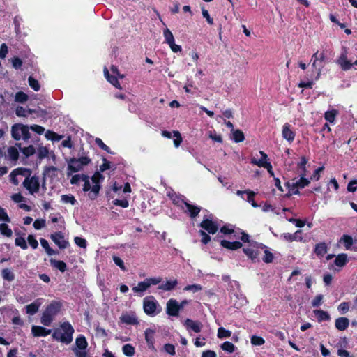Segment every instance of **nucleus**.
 Wrapping results in <instances>:
<instances>
[{"label": "nucleus", "mask_w": 357, "mask_h": 357, "mask_svg": "<svg viewBox=\"0 0 357 357\" xmlns=\"http://www.w3.org/2000/svg\"><path fill=\"white\" fill-rule=\"evenodd\" d=\"M60 327L63 333H61L59 329H56L52 335V338L66 344H70L73 340V335L75 332L73 327L68 321L63 322Z\"/></svg>", "instance_id": "f257e3e1"}, {"label": "nucleus", "mask_w": 357, "mask_h": 357, "mask_svg": "<svg viewBox=\"0 0 357 357\" xmlns=\"http://www.w3.org/2000/svg\"><path fill=\"white\" fill-rule=\"evenodd\" d=\"M266 248V245L261 243H258L257 241H252L250 243L249 247L243 248V252L244 254L250 259L252 262H259V254L260 250Z\"/></svg>", "instance_id": "f03ea898"}, {"label": "nucleus", "mask_w": 357, "mask_h": 357, "mask_svg": "<svg viewBox=\"0 0 357 357\" xmlns=\"http://www.w3.org/2000/svg\"><path fill=\"white\" fill-rule=\"evenodd\" d=\"M11 136L15 140H20L22 138L27 140L31 135L27 126L21 123H15L11 128Z\"/></svg>", "instance_id": "7ed1b4c3"}, {"label": "nucleus", "mask_w": 357, "mask_h": 357, "mask_svg": "<svg viewBox=\"0 0 357 357\" xmlns=\"http://www.w3.org/2000/svg\"><path fill=\"white\" fill-rule=\"evenodd\" d=\"M335 62L344 71L350 70L354 65L357 66V60L354 63L348 60V52L345 47H342L340 55L336 59Z\"/></svg>", "instance_id": "20e7f679"}, {"label": "nucleus", "mask_w": 357, "mask_h": 357, "mask_svg": "<svg viewBox=\"0 0 357 357\" xmlns=\"http://www.w3.org/2000/svg\"><path fill=\"white\" fill-rule=\"evenodd\" d=\"M23 186L31 195L38 192L40 190V181L38 177L34 175L30 178H25L23 181Z\"/></svg>", "instance_id": "39448f33"}, {"label": "nucleus", "mask_w": 357, "mask_h": 357, "mask_svg": "<svg viewBox=\"0 0 357 357\" xmlns=\"http://www.w3.org/2000/svg\"><path fill=\"white\" fill-rule=\"evenodd\" d=\"M158 303L152 296L145 297L143 300V308L147 315H154Z\"/></svg>", "instance_id": "423d86ee"}, {"label": "nucleus", "mask_w": 357, "mask_h": 357, "mask_svg": "<svg viewBox=\"0 0 357 357\" xmlns=\"http://www.w3.org/2000/svg\"><path fill=\"white\" fill-rule=\"evenodd\" d=\"M52 241L61 250L70 246L69 242L65 239L64 234L61 231H56L50 235Z\"/></svg>", "instance_id": "0eeeda50"}, {"label": "nucleus", "mask_w": 357, "mask_h": 357, "mask_svg": "<svg viewBox=\"0 0 357 357\" xmlns=\"http://www.w3.org/2000/svg\"><path fill=\"white\" fill-rule=\"evenodd\" d=\"M199 227L209 234H215L219 229L218 224L210 218H204L200 222Z\"/></svg>", "instance_id": "6e6552de"}, {"label": "nucleus", "mask_w": 357, "mask_h": 357, "mask_svg": "<svg viewBox=\"0 0 357 357\" xmlns=\"http://www.w3.org/2000/svg\"><path fill=\"white\" fill-rule=\"evenodd\" d=\"M259 154L261 155V158L258 160L255 157H253L250 160V163L259 167H264L266 169H268V167L270 168L271 162L268 161L267 154L263 151H260Z\"/></svg>", "instance_id": "1a4fd4ad"}, {"label": "nucleus", "mask_w": 357, "mask_h": 357, "mask_svg": "<svg viewBox=\"0 0 357 357\" xmlns=\"http://www.w3.org/2000/svg\"><path fill=\"white\" fill-rule=\"evenodd\" d=\"M179 311L178 302L173 298L169 299L167 303V314L169 316L177 317Z\"/></svg>", "instance_id": "9d476101"}, {"label": "nucleus", "mask_w": 357, "mask_h": 357, "mask_svg": "<svg viewBox=\"0 0 357 357\" xmlns=\"http://www.w3.org/2000/svg\"><path fill=\"white\" fill-rule=\"evenodd\" d=\"M184 326L188 331H193L195 333H199L201 332L203 324L202 322L199 321H194L192 319H190L189 318L186 319L184 322Z\"/></svg>", "instance_id": "9b49d317"}, {"label": "nucleus", "mask_w": 357, "mask_h": 357, "mask_svg": "<svg viewBox=\"0 0 357 357\" xmlns=\"http://www.w3.org/2000/svg\"><path fill=\"white\" fill-rule=\"evenodd\" d=\"M62 303L57 301H52L45 309V312L55 317L61 310Z\"/></svg>", "instance_id": "f8f14e48"}, {"label": "nucleus", "mask_w": 357, "mask_h": 357, "mask_svg": "<svg viewBox=\"0 0 357 357\" xmlns=\"http://www.w3.org/2000/svg\"><path fill=\"white\" fill-rule=\"evenodd\" d=\"M186 209H183L192 219H195L200 213L202 208L197 205H193L189 202H185L184 205Z\"/></svg>", "instance_id": "ddd939ff"}, {"label": "nucleus", "mask_w": 357, "mask_h": 357, "mask_svg": "<svg viewBox=\"0 0 357 357\" xmlns=\"http://www.w3.org/2000/svg\"><path fill=\"white\" fill-rule=\"evenodd\" d=\"M155 331L151 328H146L144 333L145 340L149 349L155 350Z\"/></svg>", "instance_id": "4468645a"}, {"label": "nucleus", "mask_w": 357, "mask_h": 357, "mask_svg": "<svg viewBox=\"0 0 357 357\" xmlns=\"http://www.w3.org/2000/svg\"><path fill=\"white\" fill-rule=\"evenodd\" d=\"M51 332L52 330L40 326H33L31 328V333L34 337H46L50 335Z\"/></svg>", "instance_id": "2eb2a0df"}, {"label": "nucleus", "mask_w": 357, "mask_h": 357, "mask_svg": "<svg viewBox=\"0 0 357 357\" xmlns=\"http://www.w3.org/2000/svg\"><path fill=\"white\" fill-rule=\"evenodd\" d=\"M220 245L227 250H236L242 248L243 244L241 242L237 241L231 242L227 240H222L220 241Z\"/></svg>", "instance_id": "dca6fc26"}, {"label": "nucleus", "mask_w": 357, "mask_h": 357, "mask_svg": "<svg viewBox=\"0 0 357 357\" xmlns=\"http://www.w3.org/2000/svg\"><path fill=\"white\" fill-rule=\"evenodd\" d=\"M282 137L289 142H292L295 138V132L291 130V126L285 123L282 128Z\"/></svg>", "instance_id": "f3484780"}, {"label": "nucleus", "mask_w": 357, "mask_h": 357, "mask_svg": "<svg viewBox=\"0 0 357 357\" xmlns=\"http://www.w3.org/2000/svg\"><path fill=\"white\" fill-rule=\"evenodd\" d=\"M328 246L326 243L321 242L315 245L314 254L319 258L323 257L327 253Z\"/></svg>", "instance_id": "a211bd4d"}, {"label": "nucleus", "mask_w": 357, "mask_h": 357, "mask_svg": "<svg viewBox=\"0 0 357 357\" xmlns=\"http://www.w3.org/2000/svg\"><path fill=\"white\" fill-rule=\"evenodd\" d=\"M283 237L286 241L289 242H293L294 241H303L301 230H297L294 234L284 233L283 234Z\"/></svg>", "instance_id": "6ab92c4d"}, {"label": "nucleus", "mask_w": 357, "mask_h": 357, "mask_svg": "<svg viewBox=\"0 0 357 357\" xmlns=\"http://www.w3.org/2000/svg\"><path fill=\"white\" fill-rule=\"evenodd\" d=\"M169 197L174 205L178 206L181 209H184L183 205H185V202H186L185 197L184 196L174 193L172 195H169Z\"/></svg>", "instance_id": "aec40b11"}, {"label": "nucleus", "mask_w": 357, "mask_h": 357, "mask_svg": "<svg viewBox=\"0 0 357 357\" xmlns=\"http://www.w3.org/2000/svg\"><path fill=\"white\" fill-rule=\"evenodd\" d=\"M349 325V320L347 317H339L336 319L335 322V328L339 331L346 330Z\"/></svg>", "instance_id": "412c9836"}, {"label": "nucleus", "mask_w": 357, "mask_h": 357, "mask_svg": "<svg viewBox=\"0 0 357 357\" xmlns=\"http://www.w3.org/2000/svg\"><path fill=\"white\" fill-rule=\"evenodd\" d=\"M68 162V176L70 175L74 172H77L82 169V166L79 163H76L72 161V158L67 160Z\"/></svg>", "instance_id": "4be33fe9"}, {"label": "nucleus", "mask_w": 357, "mask_h": 357, "mask_svg": "<svg viewBox=\"0 0 357 357\" xmlns=\"http://www.w3.org/2000/svg\"><path fill=\"white\" fill-rule=\"evenodd\" d=\"M41 305L40 299L36 300L34 302L26 306V313L31 315L35 314L39 310Z\"/></svg>", "instance_id": "5701e85b"}, {"label": "nucleus", "mask_w": 357, "mask_h": 357, "mask_svg": "<svg viewBox=\"0 0 357 357\" xmlns=\"http://www.w3.org/2000/svg\"><path fill=\"white\" fill-rule=\"evenodd\" d=\"M121 322L130 324V325H137L139 324L137 318L134 314H123L121 317Z\"/></svg>", "instance_id": "b1692460"}, {"label": "nucleus", "mask_w": 357, "mask_h": 357, "mask_svg": "<svg viewBox=\"0 0 357 357\" xmlns=\"http://www.w3.org/2000/svg\"><path fill=\"white\" fill-rule=\"evenodd\" d=\"M178 284L176 279L174 280L166 281L165 283H162L158 286V289L165 291H169L174 289Z\"/></svg>", "instance_id": "393cba45"}, {"label": "nucleus", "mask_w": 357, "mask_h": 357, "mask_svg": "<svg viewBox=\"0 0 357 357\" xmlns=\"http://www.w3.org/2000/svg\"><path fill=\"white\" fill-rule=\"evenodd\" d=\"M50 262L52 267L59 270L61 273L67 271V265L63 261L51 259Z\"/></svg>", "instance_id": "a878e982"}, {"label": "nucleus", "mask_w": 357, "mask_h": 357, "mask_svg": "<svg viewBox=\"0 0 357 357\" xmlns=\"http://www.w3.org/2000/svg\"><path fill=\"white\" fill-rule=\"evenodd\" d=\"M314 314H315L319 322L329 321L331 319L330 314L326 311H324L322 310H314Z\"/></svg>", "instance_id": "bb28decb"}, {"label": "nucleus", "mask_w": 357, "mask_h": 357, "mask_svg": "<svg viewBox=\"0 0 357 357\" xmlns=\"http://www.w3.org/2000/svg\"><path fill=\"white\" fill-rule=\"evenodd\" d=\"M76 349L78 350H86L88 342L83 335H79L75 340Z\"/></svg>", "instance_id": "cd10ccee"}, {"label": "nucleus", "mask_w": 357, "mask_h": 357, "mask_svg": "<svg viewBox=\"0 0 357 357\" xmlns=\"http://www.w3.org/2000/svg\"><path fill=\"white\" fill-rule=\"evenodd\" d=\"M348 261L347 255L341 253L336 256L334 264L338 267H343L347 264Z\"/></svg>", "instance_id": "c85d7f7f"}, {"label": "nucleus", "mask_w": 357, "mask_h": 357, "mask_svg": "<svg viewBox=\"0 0 357 357\" xmlns=\"http://www.w3.org/2000/svg\"><path fill=\"white\" fill-rule=\"evenodd\" d=\"M20 150V151L25 155V157L28 158L33 155L36 153V149L33 145H29L27 147H21V144H16Z\"/></svg>", "instance_id": "c756f323"}, {"label": "nucleus", "mask_w": 357, "mask_h": 357, "mask_svg": "<svg viewBox=\"0 0 357 357\" xmlns=\"http://www.w3.org/2000/svg\"><path fill=\"white\" fill-rule=\"evenodd\" d=\"M326 59L325 54L324 52L319 53L318 51H317L311 58V61H312V66L314 68H317V63L318 61L323 62Z\"/></svg>", "instance_id": "7c9ffc66"}, {"label": "nucleus", "mask_w": 357, "mask_h": 357, "mask_svg": "<svg viewBox=\"0 0 357 357\" xmlns=\"http://www.w3.org/2000/svg\"><path fill=\"white\" fill-rule=\"evenodd\" d=\"M149 287H150V284H148L147 280H145L144 281L138 282L137 286L134 287L132 288V291L135 293L138 294L140 292L145 291Z\"/></svg>", "instance_id": "2f4dec72"}, {"label": "nucleus", "mask_w": 357, "mask_h": 357, "mask_svg": "<svg viewBox=\"0 0 357 357\" xmlns=\"http://www.w3.org/2000/svg\"><path fill=\"white\" fill-rule=\"evenodd\" d=\"M40 242L41 246L45 250L47 254L49 256H52L58 253V252L55 251L52 248H50V246L49 245V243L46 239L41 238L40 239Z\"/></svg>", "instance_id": "473e14b6"}, {"label": "nucleus", "mask_w": 357, "mask_h": 357, "mask_svg": "<svg viewBox=\"0 0 357 357\" xmlns=\"http://www.w3.org/2000/svg\"><path fill=\"white\" fill-rule=\"evenodd\" d=\"M340 242L344 244V245L347 250H349V249H351V248L353 245L354 241L351 236H349L348 234H344L341 237Z\"/></svg>", "instance_id": "72a5a7b5"}, {"label": "nucleus", "mask_w": 357, "mask_h": 357, "mask_svg": "<svg viewBox=\"0 0 357 357\" xmlns=\"http://www.w3.org/2000/svg\"><path fill=\"white\" fill-rule=\"evenodd\" d=\"M285 185L289 189V193L287 195V197H289L291 195H300V191L298 188H300L298 186L295 185V183H291L289 181H287L285 183Z\"/></svg>", "instance_id": "f704fd0d"}, {"label": "nucleus", "mask_w": 357, "mask_h": 357, "mask_svg": "<svg viewBox=\"0 0 357 357\" xmlns=\"http://www.w3.org/2000/svg\"><path fill=\"white\" fill-rule=\"evenodd\" d=\"M233 139L235 142H242L245 139V136L243 131L240 129H236L232 131Z\"/></svg>", "instance_id": "c9c22d12"}, {"label": "nucleus", "mask_w": 357, "mask_h": 357, "mask_svg": "<svg viewBox=\"0 0 357 357\" xmlns=\"http://www.w3.org/2000/svg\"><path fill=\"white\" fill-rule=\"evenodd\" d=\"M54 319V317L50 315L45 311L43 312L41 316L40 322L43 325L45 326H50Z\"/></svg>", "instance_id": "e433bc0d"}, {"label": "nucleus", "mask_w": 357, "mask_h": 357, "mask_svg": "<svg viewBox=\"0 0 357 357\" xmlns=\"http://www.w3.org/2000/svg\"><path fill=\"white\" fill-rule=\"evenodd\" d=\"M337 114L338 112L336 109L328 110L324 114V118L327 121L332 123H334Z\"/></svg>", "instance_id": "4c0bfd02"}, {"label": "nucleus", "mask_w": 357, "mask_h": 357, "mask_svg": "<svg viewBox=\"0 0 357 357\" xmlns=\"http://www.w3.org/2000/svg\"><path fill=\"white\" fill-rule=\"evenodd\" d=\"M122 351L124 355L128 357H132L135 354V347L130 344H126L123 346Z\"/></svg>", "instance_id": "58836bf2"}, {"label": "nucleus", "mask_w": 357, "mask_h": 357, "mask_svg": "<svg viewBox=\"0 0 357 357\" xmlns=\"http://www.w3.org/2000/svg\"><path fill=\"white\" fill-rule=\"evenodd\" d=\"M220 347L223 351H227L229 354L234 352V351L236 348V346L233 343H231V342H229V341H226V342H223L221 344Z\"/></svg>", "instance_id": "ea45409f"}, {"label": "nucleus", "mask_w": 357, "mask_h": 357, "mask_svg": "<svg viewBox=\"0 0 357 357\" xmlns=\"http://www.w3.org/2000/svg\"><path fill=\"white\" fill-rule=\"evenodd\" d=\"M0 232L6 237H11L13 235L12 229L6 223L0 224Z\"/></svg>", "instance_id": "a19ab883"}, {"label": "nucleus", "mask_w": 357, "mask_h": 357, "mask_svg": "<svg viewBox=\"0 0 357 357\" xmlns=\"http://www.w3.org/2000/svg\"><path fill=\"white\" fill-rule=\"evenodd\" d=\"M91 192L90 193H89V197L91 199L94 200L97 198V197L99 194V191L100 190V185L98 183L94 184L91 188Z\"/></svg>", "instance_id": "79ce46f5"}, {"label": "nucleus", "mask_w": 357, "mask_h": 357, "mask_svg": "<svg viewBox=\"0 0 357 357\" xmlns=\"http://www.w3.org/2000/svg\"><path fill=\"white\" fill-rule=\"evenodd\" d=\"M263 250H264V256L262 258L263 261L266 264L273 262V259H274V256H273V253L268 250V249L266 246Z\"/></svg>", "instance_id": "37998d69"}, {"label": "nucleus", "mask_w": 357, "mask_h": 357, "mask_svg": "<svg viewBox=\"0 0 357 357\" xmlns=\"http://www.w3.org/2000/svg\"><path fill=\"white\" fill-rule=\"evenodd\" d=\"M29 99V96L23 91H18L15 96V100L17 102L24 103Z\"/></svg>", "instance_id": "c03bdc74"}, {"label": "nucleus", "mask_w": 357, "mask_h": 357, "mask_svg": "<svg viewBox=\"0 0 357 357\" xmlns=\"http://www.w3.org/2000/svg\"><path fill=\"white\" fill-rule=\"evenodd\" d=\"M13 172L16 173L17 175L24 176L26 178H30L31 174V171L29 169L24 167H18L15 169Z\"/></svg>", "instance_id": "a18cd8bd"}, {"label": "nucleus", "mask_w": 357, "mask_h": 357, "mask_svg": "<svg viewBox=\"0 0 357 357\" xmlns=\"http://www.w3.org/2000/svg\"><path fill=\"white\" fill-rule=\"evenodd\" d=\"M218 337L220 339L228 338L231 335V332L223 327H220L218 329Z\"/></svg>", "instance_id": "49530a36"}, {"label": "nucleus", "mask_w": 357, "mask_h": 357, "mask_svg": "<svg viewBox=\"0 0 357 357\" xmlns=\"http://www.w3.org/2000/svg\"><path fill=\"white\" fill-rule=\"evenodd\" d=\"M2 277L4 280L11 282L15 279V274L8 268H4L2 271Z\"/></svg>", "instance_id": "de8ad7c7"}, {"label": "nucleus", "mask_w": 357, "mask_h": 357, "mask_svg": "<svg viewBox=\"0 0 357 357\" xmlns=\"http://www.w3.org/2000/svg\"><path fill=\"white\" fill-rule=\"evenodd\" d=\"M29 85L35 91H38L40 89V85L37 79L33 78L32 76H29L28 78Z\"/></svg>", "instance_id": "09e8293b"}, {"label": "nucleus", "mask_w": 357, "mask_h": 357, "mask_svg": "<svg viewBox=\"0 0 357 357\" xmlns=\"http://www.w3.org/2000/svg\"><path fill=\"white\" fill-rule=\"evenodd\" d=\"M61 201L66 204L70 203L71 205H75L77 203L75 197L70 194L63 195H61Z\"/></svg>", "instance_id": "8fccbe9b"}, {"label": "nucleus", "mask_w": 357, "mask_h": 357, "mask_svg": "<svg viewBox=\"0 0 357 357\" xmlns=\"http://www.w3.org/2000/svg\"><path fill=\"white\" fill-rule=\"evenodd\" d=\"M300 178L295 182V185L298 186L300 188H304L308 186L310 183V180L303 176H299Z\"/></svg>", "instance_id": "3c124183"}, {"label": "nucleus", "mask_w": 357, "mask_h": 357, "mask_svg": "<svg viewBox=\"0 0 357 357\" xmlns=\"http://www.w3.org/2000/svg\"><path fill=\"white\" fill-rule=\"evenodd\" d=\"M163 36L165 37V42L169 45L174 42V37L171 31L167 28L163 31Z\"/></svg>", "instance_id": "603ef678"}, {"label": "nucleus", "mask_w": 357, "mask_h": 357, "mask_svg": "<svg viewBox=\"0 0 357 357\" xmlns=\"http://www.w3.org/2000/svg\"><path fill=\"white\" fill-rule=\"evenodd\" d=\"M8 155L10 160L16 161L19 158V152L15 147L11 146L8 149Z\"/></svg>", "instance_id": "864d4df0"}, {"label": "nucleus", "mask_w": 357, "mask_h": 357, "mask_svg": "<svg viewBox=\"0 0 357 357\" xmlns=\"http://www.w3.org/2000/svg\"><path fill=\"white\" fill-rule=\"evenodd\" d=\"M72 161L76 163L79 162L83 167L84 165H89L91 160L87 156H82L78 159L72 158Z\"/></svg>", "instance_id": "5fc2aeb1"}, {"label": "nucleus", "mask_w": 357, "mask_h": 357, "mask_svg": "<svg viewBox=\"0 0 357 357\" xmlns=\"http://www.w3.org/2000/svg\"><path fill=\"white\" fill-rule=\"evenodd\" d=\"M95 142L101 149L109 153H113L111 151L110 148L107 145H106L100 138H96L95 139Z\"/></svg>", "instance_id": "6e6d98bb"}, {"label": "nucleus", "mask_w": 357, "mask_h": 357, "mask_svg": "<svg viewBox=\"0 0 357 357\" xmlns=\"http://www.w3.org/2000/svg\"><path fill=\"white\" fill-rule=\"evenodd\" d=\"M49 153V150L45 146H40L38 150V158L40 160H42L46 157H47Z\"/></svg>", "instance_id": "4d7b16f0"}, {"label": "nucleus", "mask_w": 357, "mask_h": 357, "mask_svg": "<svg viewBox=\"0 0 357 357\" xmlns=\"http://www.w3.org/2000/svg\"><path fill=\"white\" fill-rule=\"evenodd\" d=\"M15 243L17 246L20 247L23 250L28 248L25 238L23 237H17L15 240Z\"/></svg>", "instance_id": "13d9d810"}, {"label": "nucleus", "mask_w": 357, "mask_h": 357, "mask_svg": "<svg viewBox=\"0 0 357 357\" xmlns=\"http://www.w3.org/2000/svg\"><path fill=\"white\" fill-rule=\"evenodd\" d=\"M199 234L202 236L201 242L203 244L206 245L211 241V238L208 233L207 234L204 230H199Z\"/></svg>", "instance_id": "bf43d9fd"}, {"label": "nucleus", "mask_w": 357, "mask_h": 357, "mask_svg": "<svg viewBox=\"0 0 357 357\" xmlns=\"http://www.w3.org/2000/svg\"><path fill=\"white\" fill-rule=\"evenodd\" d=\"M82 180L84 182L83 185V190L84 192H87L91 190V184L89 181V178L86 174H82Z\"/></svg>", "instance_id": "052dcab7"}, {"label": "nucleus", "mask_w": 357, "mask_h": 357, "mask_svg": "<svg viewBox=\"0 0 357 357\" xmlns=\"http://www.w3.org/2000/svg\"><path fill=\"white\" fill-rule=\"evenodd\" d=\"M104 176L100 172H96L91 177V181L94 184L98 183L103 181Z\"/></svg>", "instance_id": "680f3d73"}, {"label": "nucleus", "mask_w": 357, "mask_h": 357, "mask_svg": "<svg viewBox=\"0 0 357 357\" xmlns=\"http://www.w3.org/2000/svg\"><path fill=\"white\" fill-rule=\"evenodd\" d=\"M323 299L324 296L322 294L317 295L312 301V306L314 307H318L322 303Z\"/></svg>", "instance_id": "e2e57ef3"}, {"label": "nucleus", "mask_w": 357, "mask_h": 357, "mask_svg": "<svg viewBox=\"0 0 357 357\" xmlns=\"http://www.w3.org/2000/svg\"><path fill=\"white\" fill-rule=\"evenodd\" d=\"M74 241H75V243L82 248H86V246H87V241L86 239L82 238V237H78V236H76L74 238Z\"/></svg>", "instance_id": "0e129e2a"}, {"label": "nucleus", "mask_w": 357, "mask_h": 357, "mask_svg": "<svg viewBox=\"0 0 357 357\" xmlns=\"http://www.w3.org/2000/svg\"><path fill=\"white\" fill-rule=\"evenodd\" d=\"M202 287L200 284H189L184 287L183 290L186 291H192L193 292H197L198 291L202 290Z\"/></svg>", "instance_id": "69168bd1"}, {"label": "nucleus", "mask_w": 357, "mask_h": 357, "mask_svg": "<svg viewBox=\"0 0 357 357\" xmlns=\"http://www.w3.org/2000/svg\"><path fill=\"white\" fill-rule=\"evenodd\" d=\"M265 340L260 336L253 335L251 338V343L253 345L261 346L264 344Z\"/></svg>", "instance_id": "338daca9"}, {"label": "nucleus", "mask_w": 357, "mask_h": 357, "mask_svg": "<svg viewBox=\"0 0 357 357\" xmlns=\"http://www.w3.org/2000/svg\"><path fill=\"white\" fill-rule=\"evenodd\" d=\"M11 62L13 67L16 70L20 69L23 63L22 59L17 56L13 57Z\"/></svg>", "instance_id": "774afa93"}]
</instances>
